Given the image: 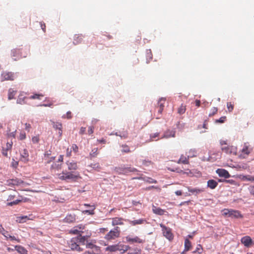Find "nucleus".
<instances>
[{"label": "nucleus", "mask_w": 254, "mask_h": 254, "mask_svg": "<svg viewBox=\"0 0 254 254\" xmlns=\"http://www.w3.org/2000/svg\"><path fill=\"white\" fill-rule=\"evenodd\" d=\"M62 169V164H58L56 162H54L50 168L51 172L57 175L58 178L61 180H71L75 181L79 177L78 173L73 174L72 172L63 171L61 173L56 174L57 171H59Z\"/></svg>", "instance_id": "obj_1"}, {"label": "nucleus", "mask_w": 254, "mask_h": 254, "mask_svg": "<svg viewBox=\"0 0 254 254\" xmlns=\"http://www.w3.org/2000/svg\"><path fill=\"white\" fill-rule=\"evenodd\" d=\"M91 236V233L85 236L78 235L73 237L68 242L69 247L73 251L81 252L83 249L80 247L85 244V242Z\"/></svg>", "instance_id": "obj_2"}, {"label": "nucleus", "mask_w": 254, "mask_h": 254, "mask_svg": "<svg viewBox=\"0 0 254 254\" xmlns=\"http://www.w3.org/2000/svg\"><path fill=\"white\" fill-rule=\"evenodd\" d=\"M222 215L225 217H229L232 218H242L243 215L241 212L237 210L232 209H224L222 210Z\"/></svg>", "instance_id": "obj_3"}, {"label": "nucleus", "mask_w": 254, "mask_h": 254, "mask_svg": "<svg viewBox=\"0 0 254 254\" xmlns=\"http://www.w3.org/2000/svg\"><path fill=\"white\" fill-rule=\"evenodd\" d=\"M121 234V230L118 226L115 227L112 230H111L105 236V240L111 241L114 240L120 237Z\"/></svg>", "instance_id": "obj_4"}, {"label": "nucleus", "mask_w": 254, "mask_h": 254, "mask_svg": "<svg viewBox=\"0 0 254 254\" xmlns=\"http://www.w3.org/2000/svg\"><path fill=\"white\" fill-rule=\"evenodd\" d=\"M130 247L128 246L124 245L122 244H117L109 246L105 248V251L115 252L117 251H123L124 252L127 251Z\"/></svg>", "instance_id": "obj_5"}, {"label": "nucleus", "mask_w": 254, "mask_h": 254, "mask_svg": "<svg viewBox=\"0 0 254 254\" xmlns=\"http://www.w3.org/2000/svg\"><path fill=\"white\" fill-rule=\"evenodd\" d=\"M15 195L10 194L7 199V201H10V202H8L7 203V205L8 206H12L14 205L18 204L19 202H26L29 199L27 198H23L22 196H20L19 199H16L15 200H13L11 201L12 200L14 199L15 197Z\"/></svg>", "instance_id": "obj_6"}, {"label": "nucleus", "mask_w": 254, "mask_h": 254, "mask_svg": "<svg viewBox=\"0 0 254 254\" xmlns=\"http://www.w3.org/2000/svg\"><path fill=\"white\" fill-rule=\"evenodd\" d=\"M114 171L116 173L120 175H126L129 172H135L137 171V169L134 168L120 167H115Z\"/></svg>", "instance_id": "obj_7"}, {"label": "nucleus", "mask_w": 254, "mask_h": 254, "mask_svg": "<svg viewBox=\"0 0 254 254\" xmlns=\"http://www.w3.org/2000/svg\"><path fill=\"white\" fill-rule=\"evenodd\" d=\"M127 243L130 244H143L145 241L144 239H141L138 236H127L125 238Z\"/></svg>", "instance_id": "obj_8"}, {"label": "nucleus", "mask_w": 254, "mask_h": 254, "mask_svg": "<svg viewBox=\"0 0 254 254\" xmlns=\"http://www.w3.org/2000/svg\"><path fill=\"white\" fill-rule=\"evenodd\" d=\"M160 227L162 229L164 236L169 241L172 240L174 238V236L172 233L171 229L169 227H166L162 224H160Z\"/></svg>", "instance_id": "obj_9"}, {"label": "nucleus", "mask_w": 254, "mask_h": 254, "mask_svg": "<svg viewBox=\"0 0 254 254\" xmlns=\"http://www.w3.org/2000/svg\"><path fill=\"white\" fill-rule=\"evenodd\" d=\"M15 77L14 73L10 71H3L1 74V80H13Z\"/></svg>", "instance_id": "obj_10"}, {"label": "nucleus", "mask_w": 254, "mask_h": 254, "mask_svg": "<svg viewBox=\"0 0 254 254\" xmlns=\"http://www.w3.org/2000/svg\"><path fill=\"white\" fill-rule=\"evenodd\" d=\"M223 151L227 154H233L236 155L237 154V147L234 146H224L221 147Z\"/></svg>", "instance_id": "obj_11"}, {"label": "nucleus", "mask_w": 254, "mask_h": 254, "mask_svg": "<svg viewBox=\"0 0 254 254\" xmlns=\"http://www.w3.org/2000/svg\"><path fill=\"white\" fill-rule=\"evenodd\" d=\"M165 101V98H161V99H159L158 102V106L156 107V108L158 109V115H161L162 111L164 109Z\"/></svg>", "instance_id": "obj_12"}, {"label": "nucleus", "mask_w": 254, "mask_h": 254, "mask_svg": "<svg viewBox=\"0 0 254 254\" xmlns=\"http://www.w3.org/2000/svg\"><path fill=\"white\" fill-rule=\"evenodd\" d=\"M111 219L112 220V225L113 226L124 224V221L125 220L122 217H114Z\"/></svg>", "instance_id": "obj_13"}, {"label": "nucleus", "mask_w": 254, "mask_h": 254, "mask_svg": "<svg viewBox=\"0 0 254 254\" xmlns=\"http://www.w3.org/2000/svg\"><path fill=\"white\" fill-rule=\"evenodd\" d=\"M187 189L192 194H194L195 195L204 191V189L203 188H193L190 187H188Z\"/></svg>", "instance_id": "obj_14"}, {"label": "nucleus", "mask_w": 254, "mask_h": 254, "mask_svg": "<svg viewBox=\"0 0 254 254\" xmlns=\"http://www.w3.org/2000/svg\"><path fill=\"white\" fill-rule=\"evenodd\" d=\"M216 172L220 177H224L225 178H229L230 177L229 173L224 169H218Z\"/></svg>", "instance_id": "obj_15"}, {"label": "nucleus", "mask_w": 254, "mask_h": 254, "mask_svg": "<svg viewBox=\"0 0 254 254\" xmlns=\"http://www.w3.org/2000/svg\"><path fill=\"white\" fill-rule=\"evenodd\" d=\"M241 242L245 247H249L252 244V240L251 237L248 236L242 238Z\"/></svg>", "instance_id": "obj_16"}, {"label": "nucleus", "mask_w": 254, "mask_h": 254, "mask_svg": "<svg viewBox=\"0 0 254 254\" xmlns=\"http://www.w3.org/2000/svg\"><path fill=\"white\" fill-rule=\"evenodd\" d=\"M32 215H29V216H18L16 217V221L17 222L22 223L26 222L28 220H32L33 218Z\"/></svg>", "instance_id": "obj_17"}, {"label": "nucleus", "mask_w": 254, "mask_h": 254, "mask_svg": "<svg viewBox=\"0 0 254 254\" xmlns=\"http://www.w3.org/2000/svg\"><path fill=\"white\" fill-rule=\"evenodd\" d=\"M76 220V215L74 214H69L66 215L64 219V221L66 223H73Z\"/></svg>", "instance_id": "obj_18"}, {"label": "nucleus", "mask_w": 254, "mask_h": 254, "mask_svg": "<svg viewBox=\"0 0 254 254\" xmlns=\"http://www.w3.org/2000/svg\"><path fill=\"white\" fill-rule=\"evenodd\" d=\"M251 152V149L249 148V146L245 144L243 148L242 149V154L240 155V156L243 158H245V156H248Z\"/></svg>", "instance_id": "obj_19"}, {"label": "nucleus", "mask_w": 254, "mask_h": 254, "mask_svg": "<svg viewBox=\"0 0 254 254\" xmlns=\"http://www.w3.org/2000/svg\"><path fill=\"white\" fill-rule=\"evenodd\" d=\"M177 163L178 164L183 163L184 164H189V158L188 156L186 157L184 155H182Z\"/></svg>", "instance_id": "obj_20"}, {"label": "nucleus", "mask_w": 254, "mask_h": 254, "mask_svg": "<svg viewBox=\"0 0 254 254\" xmlns=\"http://www.w3.org/2000/svg\"><path fill=\"white\" fill-rule=\"evenodd\" d=\"M82 39V35L76 34L74 36L73 43L74 45H77L81 42Z\"/></svg>", "instance_id": "obj_21"}, {"label": "nucleus", "mask_w": 254, "mask_h": 254, "mask_svg": "<svg viewBox=\"0 0 254 254\" xmlns=\"http://www.w3.org/2000/svg\"><path fill=\"white\" fill-rule=\"evenodd\" d=\"M218 185V183L214 180H209L207 181V187L211 189H214Z\"/></svg>", "instance_id": "obj_22"}, {"label": "nucleus", "mask_w": 254, "mask_h": 254, "mask_svg": "<svg viewBox=\"0 0 254 254\" xmlns=\"http://www.w3.org/2000/svg\"><path fill=\"white\" fill-rule=\"evenodd\" d=\"M66 165L69 170H75L77 169V164L74 161L71 162H67Z\"/></svg>", "instance_id": "obj_23"}, {"label": "nucleus", "mask_w": 254, "mask_h": 254, "mask_svg": "<svg viewBox=\"0 0 254 254\" xmlns=\"http://www.w3.org/2000/svg\"><path fill=\"white\" fill-rule=\"evenodd\" d=\"M191 248V242L188 239H186L185 240V249L183 252H186L190 251Z\"/></svg>", "instance_id": "obj_24"}, {"label": "nucleus", "mask_w": 254, "mask_h": 254, "mask_svg": "<svg viewBox=\"0 0 254 254\" xmlns=\"http://www.w3.org/2000/svg\"><path fill=\"white\" fill-rule=\"evenodd\" d=\"M152 210L154 213L160 215H163L165 212V211L164 210L162 209L159 207H156L155 206H153Z\"/></svg>", "instance_id": "obj_25"}, {"label": "nucleus", "mask_w": 254, "mask_h": 254, "mask_svg": "<svg viewBox=\"0 0 254 254\" xmlns=\"http://www.w3.org/2000/svg\"><path fill=\"white\" fill-rule=\"evenodd\" d=\"M26 99V97L24 95L23 93H21L18 96V99L17 100V103L20 104H24L26 103L25 101V99Z\"/></svg>", "instance_id": "obj_26"}, {"label": "nucleus", "mask_w": 254, "mask_h": 254, "mask_svg": "<svg viewBox=\"0 0 254 254\" xmlns=\"http://www.w3.org/2000/svg\"><path fill=\"white\" fill-rule=\"evenodd\" d=\"M145 221V220L144 219H140L133 221H129V223L132 226L143 224Z\"/></svg>", "instance_id": "obj_27"}, {"label": "nucleus", "mask_w": 254, "mask_h": 254, "mask_svg": "<svg viewBox=\"0 0 254 254\" xmlns=\"http://www.w3.org/2000/svg\"><path fill=\"white\" fill-rule=\"evenodd\" d=\"M16 93V91L14 90L12 88L9 89L8 92V99L11 100L13 99Z\"/></svg>", "instance_id": "obj_28"}, {"label": "nucleus", "mask_w": 254, "mask_h": 254, "mask_svg": "<svg viewBox=\"0 0 254 254\" xmlns=\"http://www.w3.org/2000/svg\"><path fill=\"white\" fill-rule=\"evenodd\" d=\"M188 157L192 158L196 156L197 151L195 149H190L188 152Z\"/></svg>", "instance_id": "obj_29"}, {"label": "nucleus", "mask_w": 254, "mask_h": 254, "mask_svg": "<svg viewBox=\"0 0 254 254\" xmlns=\"http://www.w3.org/2000/svg\"><path fill=\"white\" fill-rule=\"evenodd\" d=\"M22 183V181L18 179H11L8 181V185H19Z\"/></svg>", "instance_id": "obj_30"}, {"label": "nucleus", "mask_w": 254, "mask_h": 254, "mask_svg": "<svg viewBox=\"0 0 254 254\" xmlns=\"http://www.w3.org/2000/svg\"><path fill=\"white\" fill-rule=\"evenodd\" d=\"M12 56L15 57H21L20 50L19 49H14L11 51Z\"/></svg>", "instance_id": "obj_31"}, {"label": "nucleus", "mask_w": 254, "mask_h": 254, "mask_svg": "<svg viewBox=\"0 0 254 254\" xmlns=\"http://www.w3.org/2000/svg\"><path fill=\"white\" fill-rule=\"evenodd\" d=\"M175 133L174 131H167L166 132L162 138H169L171 137H175Z\"/></svg>", "instance_id": "obj_32"}, {"label": "nucleus", "mask_w": 254, "mask_h": 254, "mask_svg": "<svg viewBox=\"0 0 254 254\" xmlns=\"http://www.w3.org/2000/svg\"><path fill=\"white\" fill-rule=\"evenodd\" d=\"M15 248L20 254H25L26 253V250L20 246H16L15 247Z\"/></svg>", "instance_id": "obj_33"}, {"label": "nucleus", "mask_w": 254, "mask_h": 254, "mask_svg": "<svg viewBox=\"0 0 254 254\" xmlns=\"http://www.w3.org/2000/svg\"><path fill=\"white\" fill-rule=\"evenodd\" d=\"M53 127L56 129H59V133L60 135L62 134V125L61 123H56L54 124Z\"/></svg>", "instance_id": "obj_34"}, {"label": "nucleus", "mask_w": 254, "mask_h": 254, "mask_svg": "<svg viewBox=\"0 0 254 254\" xmlns=\"http://www.w3.org/2000/svg\"><path fill=\"white\" fill-rule=\"evenodd\" d=\"M44 95L42 94H34L33 95H31L29 97L30 99H41V98L43 97Z\"/></svg>", "instance_id": "obj_35"}, {"label": "nucleus", "mask_w": 254, "mask_h": 254, "mask_svg": "<svg viewBox=\"0 0 254 254\" xmlns=\"http://www.w3.org/2000/svg\"><path fill=\"white\" fill-rule=\"evenodd\" d=\"M186 110V106L185 105H184L183 104H182L178 109V113L180 115H182L185 113Z\"/></svg>", "instance_id": "obj_36"}, {"label": "nucleus", "mask_w": 254, "mask_h": 254, "mask_svg": "<svg viewBox=\"0 0 254 254\" xmlns=\"http://www.w3.org/2000/svg\"><path fill=\"white\" fill-rule=\"evenodd\" d=\"M75 226L77 230L79 231V235H82V234L84 232V230L85 229V226L82 224H79Z\"/></svg>", "instance_id": "obj_37"}, {"label": "nucleus", "mask_w": 254, "mask_h": 254, "mask_svg": "<svg viewBox=\"0 0 254 254\" xmlns=\"http://www.w3.org/2000/svg\"><path fill=\"white\" fill-rule=\"evenodd\" d=\"M98 154V148H95L93 149L90 153V156L91 158L95 157Z\"/></svg>", "instance_id": "obj_38"}, {"label": "nucleus", "mask_w": 254, "mask_h": 254, "mask_svg": "<svg viewBox=\"0 0 254 254\" xmlns=\"http://www.w3.org/2000/svg\"><path fill=\"white\" fill-rule=\"evenodd\" d=\"M242 180L243 181H249L251 182H254V176H243Z\"/></svg>", "instance_id": "obj_39"}, {"label": "nucleus", "mask_w": 254, "mask_h": 254, "mask_svg": "<svg viewBox=\"0 0 254 254\" xmlns=\"http://www.w3.org/2000/svg\"><path fill=\"white\" fill-rule=\"evenodd\" d=\"M122 147L123 148V149L122 150V152L129 153L131 152L129 146L126 144L122 145Z\"/></svg>", "instance_id": "obj_40"}, {"label": "nucleus", "mask_w": 254, "mask_h": 254, "mask_svg": "<svg viewBox=\"0 0 254 254\" xmlns=\"http://www.w3.org/2000/svg\"><path fill=\"white\" fill-rule=\"evenodd\" d=\"M203 248L201 245H198L195 251L193 252V253H198L201 254L202 253Z\"/></svg>", "instance_id": "obj_41"}, {"label": "nucleus", "mask_w": 254, "mask_h": 254, "mask_svg": "<svg viewBox=\"0 0 254 254\" xmlns=\"http://www.w3.org/2000/svg\"><path fill=\"white\" fill-rule=\"evenodd\" d=\"M21 156L22 158H24L25 160H27L29 157L28 151L26 149H24L21 154Z\"/></svg>", "instance_id": "obj_42"}, {"label": "nucleus", "mask_w": 254, "mask_h": 254, "mask_svg": "<svg viewBox=\"0 0 254 254\" xmlns=\"http://www.w3.org/2000/svg\"><path fill=\"white\" fill-rule=\"evenodd\" d=\"M69 233L71 234L79 235V231L76 228V226H74L72 229L69 231Z\"/></svg>", "instance_id": "obj_43"}, {"label": "nucleus", "mask_w": 254, "mask_h": 254, "mask_svg": "<svg viewBox=\"0 0 254 254\" xmlns=\"http://www.w3.org/2000/svg\"><path fill=\"white\" fill-rule=\"evenodd\" d=\"M227 108L229 112H232L234 109V104L232 102H227Z\"/></svg>", "instance_id": "obj_44"}, {"label": "nucleus", "mask_w": 254, "mask_h": 254, "mask_svg": "<svg viewBox=\"0 0 254 254\" xmlns=\"http://www.w3.org/2000/svg\"><path fill=\"white\" fill-rule=\"evenodd\" d=\"M156 189L157 190H158L159 191H160L161 189L160 187H156V186H149L148 187H147L146 188L144 189L145 190H149L151 189Z\"/></svg>", "instance_id": "obj_45"}, {"label": "nucleus", "mask_w": 254, "mask_h": 254, "mask_svg": "<svg viewBox=\"0 0 254 254\" xmlns=\"http://www.w3.org/2000/svg\"><path fill=\"white\" fill-rule=\"evenodd\" d=\"M92 207H93L92 210H86L83 211V213L84 214L88 213L90 215H93L94 214V209H95V207L94 205H92Z\"/></svg>", "instance_id": "obj_46"}, {"label": "nucleus", "mask_w": 254, "mask_h": 254, "mask_svg": "<svg viewBox=\"0 0 254 254\" xmlns=\"http://www.w3.org/2000/svg\"><path fill=\"white\" fill-rule=\"evenodd\" d=\"M226 120V117L225 116H223L220 118L218 120H216L215 122V123H223Z\"/></svg>", "instance_id": "obj_47"}, {"label": "nucleus", "mask_w": 254, "mask_h": 254, "mask_svg": "<svg viewBox=\"0 0 254 254\" xmlns=\"http://www.w3.org/2000/svg\"><path fill=\"white\" fill-rule=\"evenodd\" d=\"M159 135V133H158V132L152 133L150 135V138L152 140H157L158 139V138L156 139V138L158 137Z\"/></svg>", "instance_id": "obj_48"}, {"label": "nucleus", "mask_w": 254, "mask_h": 254, "mask_svg": "<svg viewBox=\"0 0 254 254\" xmlns=\"http://www.w3.org/2000/svg\"><path fill=\"white\" fill-rule=\"evenodd\" d=\"M55 158H56V157H53V156H52V157H48V158H45V159H45V163H46V164H49V163H50L51 162H52V161H53L54 160H55Z\"/></svg>", "instance_id": "obj_49"}, {"label": "nucleus", "mask_w": 254, "mask_h": 254, "mask_svg": "<svg viewBox=\"0 0 254 254\" xmlns=\"http://www.w3.org/2000/svg\"><path fill=\"white\" fill-rule=\"evenodd\" d=\"M145 181L148 183H149V184H152V183H154V184H156L157 183V181L154 179H153L151 178H147L146 180H145Z\"/></svg>", "instance_id": "obj_50"}, {"label": "nucleus", "mask_w": 254, "mask_h": 254, "mask_svg": "<svg viewBox=\"0 0 254 254\" xmlns=\"http://www.w3.org/2000/svg\"><path fill=\"white\" fill-rule=\"evenodd\" d=\"M86 247L87 249H93L94 248L96 247V246L91 242H88L87 241L86 244Z\"/></svg>", "instance_id": "obj_51"}, {"label": "nucleus", "mask_w": 254, "mask_h": 254, "mask_svg": "<svg viewBox=\"0 0 254 254\" xmlns=\"http://www.w3.org/2000/svg\"><path fill=\"white\" fill-rule=\"evenodd\" d=\"M90 167L95 170H99L101 168L100 164L98 163L92 164H91Z\"/></svg>", "instance_id": "obj_52"}, {"label": "nucleus", "mask_w": 254, "mask_h": 254, "mask_svg": "<svg viewBox=\"0 0 254 254\" xmlns=\"http://www.w3.org/2000/svg\"><path fill=\"white\" fill-rule=\"evenodd\" d=\"M39 135L33 136L32 138V141L33 143H38L39 141Z\"/></svg>", "instance_id": "obj_53"}, {"label": "nucleus", "mask_w": 254, "mask_h": 254, "mask_svg": "<svg viewBox=\"0 0 254 254\" xmlns=\"http://www.w3.org/2000/svg\"><path fill=\"white\" fill-rule=\"evenodd\" d=\"M142 162L143 165L146 166H149L152 164V162L150 160H143Z\"/></svg>", "instance_id": "obj_54"}, {"label": "nucleus", "mask_w": 254, "mask_h": 254, "mask_svg": "<svg viewBox=\"0 0 254 254\" xmlns=\"http://www.w3.org/2000/svg\"><path fill=\"white\" fill-rule=\"evenodd\" d=\"M71 149L72 151H73L74 153H77L78 150V146L75 144L72 145Z\"/></svg>", "instance_id": "obj_55"}, {"label": "nucleus", "mask_w": 254, "mask_h": 254, "mask_svg": "<svg viewBox=\"0 0 254 254\" xmlns=\"http://www.w3.org/2000/svg\"><path fill=\"white\" fill-rule=\"evenodd\" d=\"M218 109L216 107H213L211 109V113L209 114V116H211L217 113Z\"/></svg>", "instance_id": "obj_56"}, {"label": "nucleus", "mask_w": 254, "mask_h": 254, "mask_svg": "<svg viewBox=\"0 0 254 254\" xmlns=\"http://www.w3.org/2000/svg\"><path fill=\"white\" fill-rule=\"evenodd\" d=\"M12 144L13 143L12 141L7 142L6 145V149L7 150H10L12 148Z\"/></svg>", "instance_id": "obj_57"}, {"label": "nucleus", "mask_w": 254, "mask_h": 254, "mask_svg": "<svg viewBox=\"0 0 254 254\" xmlns=\"http://www.w3.org/2000/svg\"><path fill=\"white\" fill-rule=\"evenodd\" d=\"M20 140H23L26 138V134L25 132H21L19 136Z\"/></svg>", "instance_id": "obj_58"}, {"label": "nucleus", "mask_w": 254, "mask_h": 254, "mask_svg": "<svg viewBox=\"0 0 254 254\" xmlns=\"http://www.w3.org/2000/svg\"><path fill=\"white\" fill-rule=\"evenodd\" d=\"M94 127L93 126H91V127H89V128H88V134H91L93 133L94 132Z\"/></svg>", "instance_id": "obj_59"}, {"label": "nucleus", "mask_w": 254, "mask_h": 254, "mask_svg": "<svg viewBox=\"0 0 254 254\" xmlns=\"http://www.w3.org/2000/svg\"><path fill=\"white\" fill-rule=\"evenodd\" d=\"M224 182L231 185H235V181L233 180H224Z\"/></svg>", "instance_id": "obj_60"}, {"label": "nucleus", "mask_w": 254, "mask_h": 254, "mask_svg": "<svg viewBox=\"0 0 254 254\" xmlns=\"http://www.w3.org/2000/svg\"><path fill=\"white\" fill-rule=\"evenodd\" d=\"M7 239L9 238V236H10V235L9 234L8 232L5 231H3L2 233H1Z\"/></svg>", "instance_id": "obj_61"}, {"label": "nucleus", "mask_w": 254, "mask_h": 254, "mask_svg": "<svg viewBox=\"0 0 254 254\" xmlns=\"http://www.w3.org/2000/svg\"><path fill=\"white\" fill-rule=\"evenodd\" d=\"M71 152H72V150L71 148L70 149L67 148L66 152V156L70 157L71 155Z\"/></svg>", "instance_id": "obj_62"}, {"label": "nucleus", "mask_w": 254, "mask_h": 254, "mask_svg": "<svg viewBox=\"0 0 254 254\" xmlns=\"http://www.w3.org/2000/svg\"><path fill=\"white\" fill-rule=\"evenodd\" d=\"M127 254H140V251L139 250H135L134 252L129 253Z\"/></svg>", "instance_id": "obj_63"}, {"label": "nucleus", "mask_w": 254, "mask_h": 254, "mask_svg": "<svg viewBox=\"0 0 254 254\" xmlns=\"http://www.w3.org/2000/svg\"><path fill=\"white\" fill-rule=\"evenodd\" d=\"M250 193L254 195V186H252L249 189Z\"/></svg>", "instance_id": "obj_64"}]
</instances>
